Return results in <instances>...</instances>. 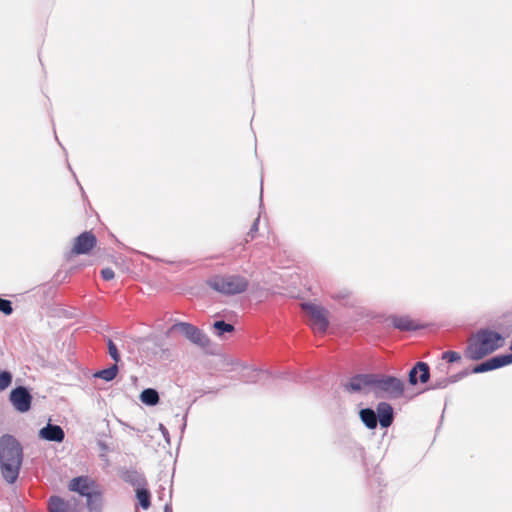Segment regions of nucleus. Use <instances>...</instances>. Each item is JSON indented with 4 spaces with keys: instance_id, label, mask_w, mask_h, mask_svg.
<instances>
[{
    "instance_id": "nucleus-1",
    "label": "nucleus",
    "mask_w": 512,
    "mask_h": 512,
    "mask_svg": "<svg viewBox=\"0 0 512 512\" xmlns=\"http://www.w3.org/2000/svg\"><path fill=\"white\" fill-rule=\"evenodd\" d=\"M504 344L505 337L502 333L490 327H482L470 337L464 349V357L471 361H479L502 348Z\"/></svg>"
},
{
    "instance_id": "nucleus-2",
    "label": "nucleus",
    "mask_w": 512,
    "mask_h": 512,
    "mask_svg": "<svg viewBox=\"0 0 512 512\" xmlns=\"http://www.w3.org/2000/svg\"><path fill=\"white\" fill-rule=\"evenodd\" d=\"M23 463V447L20 441L11 434L0 437V469L4 480L14 484L20 474Z\"/></svg>"
},
{
    "instance_id": "nucleus-3",
    "label": "nucleus",
    "mask_w": 512,
    "mask_h": 512,
    "mask_svg": "<svg viewBox=\"0 0 512 512\" xmlns=\"http://www.w3.org/2000/svg\"><path fill=\"white\" fill-rule=\"evenodd\" d=\"M512 364V353L496 354L471 368H464L456 374L449 376L451 384L457 383L470 374H482L494 371Z\"/></svg>"
},
{
    "instance_id": "nucleus-4",
    "label": "nucleus",
    "mask_w": 512,
    "mask_h": 512,
    "mask_svg": "<svg viewBox=\"0 0 512 512\" xmlns=\"http://www.w3.org/2000/svg\"><path fill=\"white\" fill-rule=\"evenodd\" d=\"M206 284L212 290L227 296L241 294L249 286L248 280L238 274L214 275L207 279Z\"/></svg>"
},
{
    "instance_id": "nucleus-5",
    "label": "nucleus",
    "mask_w": 512,
    "mask_h": 512,
    "mask_svg": "<svg viewBox=\"0 0 512 512\" xmlns=\"http://www.w3.org/2000/svg\"><path fill=\"white\" fill-rule=\"evenodd\" d=\"M373 389L375 394L384 393L389 399H399L404 395V381L391 374L374 373Z\"/></svg>"
},
{
    "instance_id": "nucleus-6",
    "label": "nucleus",
    "mask_w": 512,
    "mask_h": 512,
    "mask_svg": "<svg viewBox=\"0 0 512 512\" xmlns=\"http://www.w3.org/2000/svg\"><path fill=\"white\" fill-rule=\"evenodd\" d=\"M181 333L185 339L201 348H206L210 344L209 337L197 326L183 321H176L166 331V336L170 337L173 333Z\"/></svg>"
},
{
    "instance_id": "nucleus-7",
    "label": "nucleus",
    "mask_w": 512,
    "mask_h": 512,
    "mask_svg": "<svg viewBox=\"0 0 512 512\" xmlns=\"http://www.w3.org/2000/svg\"><path fill=\"white\" fill-rule=\"evenodd\" d=\"M300 308L303 312H306L310 316V325L313 329L320 333H326L330 321L328 317V311L323 306L307 301L300 304Z\"/></svg>"
},
{
    "instance_id": "nucleus-8",
    "label": "nucleus",
    "mask_w": 512,
    "mask_h": 512,
    "mask_svg": "<svg viewBox=\"0 0 512 512\" xmlns=\"http://www.w3.org/2000/svg\"><path fill=\"white\" fill-rule=\"evenodd\" d=\"M33 396L31 388L25 385H17L9 393V402L19 413H27L32 407Z\"/></svg>"
},
{
    "instance_id": "nucleus-9",
    "label": "nucleus",
    "mask_w": 512,
    "mask_h": 512,
    "mask_svg": "<svg viewBox=\"0 0 512 512\" xmlns=\"http://www.w3.org/2000/svg\"><path fill=\"white\" fill-rule=\"evenodd\" d=\"M97 245V237L92 231H83L74 238L69 252L65 254L67 260L73 255H88Z\"/></svg>"
},
{
    "instance_id": "nucleus-10",
    "label": "nucleus",
    "mask_w": 512,
    "mask_h": 512,
    "mask_svg": "<svg viewBox=\"0 0 512 512\" xmlns=\"http://www.w3.org/2000/svg\"><path fill=\"white\" fill-rule=\"evenodd\" d=\"M374 373H357L342 384L343 389L348 393H360L364 387L373 388Z\"/></svg>"
},
{
    "instance_id": "nucleus-11",
    "label": "nucleus",
    "mask_w": 512,
    "mask_h": 512,
    "mask_svg": "<svg viewBox=\"0 0 512 512\" xmlns=\"http://www.w3.org/2000/svg\"><path fill=\"white\" fill-rule=\"evenodd\" d=\"M430 366L427 362L417 361L408 371V383L411 386L426 384L430 380Z\"/></svg>"
},
{
    "instance_id": "nucleus-12",
    "label": "nucleus",
    "mask_w": 512,
    "mask_h": 512,
    "mask_svg": "<svg viewBox=\"0 0 512 512\" xmlns=\"http://www.w3.org/2000/svg\"><path fill=\"white\" fill-rule=\"evenodd\" d=\"M377 422L382 429H388L394 422L396 413L393 406L386 401H381L376 405Z\"/></svg>"
},
{
    "instance_id": "nucleus-13",
    "label": "nucleus",
    "mask_w": 512,
    "mask_h": 512,
    "mask_svg": "<svg viewBox=\"0 0 512 512\" xmlns=\"http://www.w3.org/2000/svg\"><path fill=\"white\" fill-rule=\"evenodd\" d=\"M391 326L401 332H413L422 329L424 326L417 323L409 315H390Z\"/></svg>"
},
{
    "instance_id": "nucleus-14",
    "label": "nucleus",
    "mask_w": 512,
    "mask_h": 512,
    "mask_svg": "<svg viewBox=\"0 0 512 512\" xmlns=\"http://www.w3.org/2000/svg\"><path fill=\"white\" fill-rule=\"evenodd\" d=\"M38 437L41 440L62 443L65 439V432L60 425L48 422L38 431Z\"/></svg>"
},
{
    "instance_id": "nucleus-15",
    "label": "nucleus",
    "mask_w": 512,
    "mask_h": 512,
    "mask_svg": "<svg viewBox=\"0 0 512 512\" xmlns=\"http://www.w3.org/2000/svg\"><path fill=\"white\" fill-rule=\"evenodd\" d=\"M91 487H96L95 482L85 475L76 476L68 483V490L78 493L81 497L90 494L93 490Z\"/></svg>"
},
{
    "instance_id": "nucleus-16",
    "label": "nucleus",
    "mask_w": 512,
    "mask_h": 512,
    "mask_svg": "<svg viewBox=\"0 0 512 512\" xmlns=\"http://www.w3.org/2000/svg\"><path fill=\"white\" fill-rule=\"evenodd\" d=\"M120 477L124 482L130 484L135 489L147 485L145 476L133 467L122 468L120 470Z\"/></svg>"
},
{
    "instance_id": "nucleus-17",
    "label": "nucleus",
    "mask_w": 512,
    "mask_h": 512,
    "mask_svg": "<svg viewBox=\"0 0 512 512\" xmlns=\"http://www.w3.org/2000/svg\"><path fill=\"white\" fill-rule=\"evenodd\" d=\"M49 512H77L76 508L69 500H65L59 495H51L48 499Z\"/></svg>"
},
{
    "instance_id": "nucleus-18",
    "label": "nucleus",
    "mask_w": 512,
    "mask_h": 512,
    "mask_svg": "<svg viewBox=\"0 0 512 512\" xmlns=\"http://www.w3.org/2000/svg\"><path fill=\"white\" fill-rule=\"evenodd\" d=\"M86 508L88 512H102L104 507L103 494L99 489H93L90 494L85 496Z\"/></svg>"
},
{
    "instance_id": "nucleus-19",
    "label": "nucleus",
    "mask_w": 512,
    "mask_h": 512,
    "mask_svg": "<svg viewBox=\"0 0 512 512\" xmlns=\"http://www.w3.org/2000/svg\"><path fill=\"white\" fill-rule=\"evenodd\" d=\"M359 418L362 424L369 430H375L378 426L377 413L372 407H365L359 410Z\"/></svg>"
},
{
    "instance_id": "nucleus-20",
    "label": "nucleus",
    "mask_w": 512,
    "mask_h": 512,
    "mask_svg": "<svg viewBox=\"0 0 512 512\" xmlns=\"http://www.w3.org/2000/svg\"><path fill=\"white\" fill-rule=\"evenodd\" d=\"M135 497L138 506L143 510H148L151 506V492L147 485H143L135 489Z\"/></svg>"
},
{
    "instance_id": "nucleus-21",
    "label": "nucleus",
    "mask_w": 512,
    "mask_h": 512,
    "mask_svg": "<svg viewBox=\"0 0 512 512\" xmlns=\"http://www.w3.org/2000/svg\"><path fill=\"white\" fill-rule=\"evenodd\" d=\"M140 401L149 407L156 406L160 402V396L155 388H145L139 395Z\"/></svg>"
},
{
    "instance_id": "nucleus-22",
    "label": "nucleus",
    "mask_w": 512,
    "mask_h": 512,
    "mask_svg": "<svg viewBox=\"0 0 512 512\" xmlns=\"http://www.w3.org/2000/svg\"><path fill=\"white\" fill-rule=\"evenodd\" d=\"M119 372L117 364H112L104 369L97 370L93 373L94 378L104 380L105 382L113 381Z\"/></svg>"
},
{
    "instance_id": "nucleus-23",
    "label": "nucleus",
    "mask_w": 512,
    "mask_h": 512,
    "mask_svg": "<svg viewBox=\"0 0 512 512\" xmlns=\"http://www.w3.org/2000/svg\"><path fill=\"white\" fill-rule=\"evenodd\" d=\"M214 334L223 338L226 333H232L235 331V326L231 323L226 322L225 320H216L212 325Z\"/></svg>"
},
{
    "instance_id": "nucleus-24",
    "label": "nucleus",
    "mask_w": 512,
    "mask_h": 512,
    "mask_svg": "<svg viewBox=\"0 0 512 512\" xmlns=\"http://www.w3.org/2000/svg\"><path fill=\"white\" fill-rule=\"evenodd\" d=\"M13 382V374L8 369H0V392L8 389Z\"/></svg>"
},
{
    "instance_id": "nucleus-25",
    "label": "nucleus",
    "mask_w": 512,
    "mask_h": 512,
    "mask_svg": "<svg viewBox=\"0 0 512 512\" xmlns=\"http://www.w3.org/2000/svg\"><path fill=\"white\" fill-rule=\"evenodd\" d=\"M107 349H108V354L114 361V364H118L121 361V354L119 352L117 345L110 338H108V340H107Z\"/></svg>"
},
{
    "instance_id": "nucleus-26",
    "label": "nucleus",
    "mask_w": 512,
    "mask_h": 512,
    "mask_svg": "<svg viewBox=\"0 0 512 512\" xmlns=\"http://www.w3.org/2000/svg\"><path fill=\"white\" fill-rule=\"evenodd\" d=\"M451 382L449 380V377H440V378H436L431 384L429 387H427L424 391L426 390H437V389H444L446 388L448 385H450Z\"/></svg>"
},
{
    "instance_id": "nucleus-27",
    "label": "nucleus",
    "mask_w": 512,
    "mask_h": 512,
    "mask_svg": "<svg viewBox=\"0 0 512 512\" xmlns=\"http://www.w3.org/2000/svg\"><path fill=\"white\" fill-rule=\"evenodd\" d=\"M462 356L459 352L453 350H446L441 354V359L447 363H456L461 360Z\"/></svg>"
},
{
    "instance_id": "nucleus-28",
    "label": "nucleus",
    "mask_w": 512,
    "mask_h": 512,
    "mask_svg": "<svg viewBox=\"0 0 512 512\" xmlns=\"http://www.w3.org/2000/svg\"><path fill=\"white\" fill-rule=\"evenodd\" d=\"M13 303L9 299H5L0 296V312L5 316H9L13 313Z\"/></svg>"
},
{
    "instance_id": "nucleus-29",
    "label": "nucleus",
    "mask_w": 512,
    "mask_h": 512,
    "mask_svg": "<svg viewBox=\"0 0 512 512\" xmlns=\"http://www.w3.org/2000/svg\"><path fill=\"white\" fill-rule=\"evenodd\" d=\"M76 269V267H72L69 270L63 272L61 270L57 271L53 277V279L58 282L62 283L66 280V278Z\"/></svg>"
},
{
    "instance_id": "nucleus-30",
    "label": "nucleus",
    "mask_w": 512,
    "mask_h": 512,
    "mask_svg": "<svg viewBox=\"0 0 512 512\" xmlns=\"http://www.w3.org/2000/svg\"><path fill=\"white\" fill-rule=\"evenodd\" d=\"M259 223H260V219H259V217H257L253 221V223H252V225H251V227H250V229H249V231L247 233V236L250 237L251 239L255 238V235H256V233L259 230Z\"/></svg>"
},
{
    "instance_id": "nucleus-31",
    "label": "nucleus",
    "mask_w": 512,
    "mask_h": 512,
    "mask_svg": "<svg viewBox=\"0 0 512 512\" xmlns=\"http://www.w3.org/2000/svg\"><path fill=\"white\" fill-rule=\"evenodd\" d=\"M100 274H101L102 279L105 281H110V280L114 279V277H115V273H114L113 269L109 268V267L103 268L101 270Z\"/></svg>"
},
{
    "instance_id": "nucleus-32",
    "label": "nucleus",
    "mask_w": 512,
    "mask_h": 512,
    "mask_svg": "<svg viewBox=\"0 0 512 512\" xmlns=\"http://www.w3.org/2000/svg\"><path fill=\"white\" fill-rule=\"evenodd\" d=\"M158 430L161 432L163 438L165 439L167 444H170V434L166 426L162 423L159 424Z\"/></svg>"
},
{
    "instance_id": "nucleus-33",
    "label": "nucleus",
    "mask_w": 512,
    "mask_h": 512,
    "mask_svg": "<svg viewBox=\"0 0 512 512\" xmlns=\"http://www.w3.org/2000/svg\"><path fill=\"white\" fill-rule=\"evenodd\" d=\"M97 445H98V447L100 448L101 451L106 452V451L109 450V446H108V444L105 441L98 440L97 441Z\"/></svg>"
},
{
    "instance_id": "nucleus-34",
    "label": "nucleus",
    "mask_w": 512,
    "mask_h": 512,
    "mask_svg": "<svg viewBox=\"0 0 512 512\" xmlns=\"http://www.w3.org/2000/svg\"><path fill=\"white\" fill-rule=\"evenodd\" d=\"M187 415H188V411L183 415V418H182V425L180 427V430H181V433L183 434L185 429H186V426H187Z\"/></svg>"
},
{
    "instance_id": "nucleus-35",
    "label": "nucleus",
    "mask_w": 512,
    "mask_h": 512,
    "mask_svg": "<svg viewBox=\"0 0 512 512\" xmlns=\"http://www.w3.org/2000/svg\"><path fill=\"white\" fill-rule=\"evenodd\" d=\"M163 512H173L171 502H167V503L164 505Z\"/></svg>"
},
{
    "instance_id": "nucleus-36",
    "label": "nucleus",
    "mask_w": 512,
    "mask_h": 512,
    "mask_svg": "<svg viewBox=\"0 0 512 512\" xmlns=\"http://www.w3.org/2000/svg\"><path fill=\"white\" fill-rule=\"evenodd\" d=\"M77 184L79 185V187H80V190H81L82 194H83V195H85L84 189H83V187L80 185L79 181H77Z\"/></svg>"
},
{
    "instance_id": "nucleus-37",
    "label": "nucleus",
    "mask_w": 512,
    "mask_h": 512,
    "mask_svg": "<svg viewBox=\"0 0 512 512\" xmlns=\"http://www.w3.org/2000/svg\"><path fill=\"white\" fill-rule=\"evenodd\" d=\"M69 170H71V173H73V176L76 177V173H74V170H72V167L68 164Z\"/></svg>"
},
{
    "instance_id": "nucleus-38",
    "label": "nucleus",
    "mask_w": 512,
    "mask_h": 512,
    "mask_svg": "<svg viewBox=\"0 0 512 512\" xmlns=\"http://www.w3.org/2000/svg\"><path fill=\"white\" fill-rule=\"evenodd\" d=\"M69 170H71V173H73V176L76 177V173H74V170H72V167L68 164Z\"/></svg>"
},
{
    "instance_id": "nucleus-39",
    "label": "nucleus",
    "mask_w": 512,
    "mask_h": 512,
    "mask_svg": "<svg viewBox=\"0 0 512 512\" xmlns=\"http://www.w3.org/2000/svg\"><path fill=\"white\" fill-rule=\"evenodd\" d=\"M69 170H71V173H73V176L76 177V173H74V170H72V167L68 164Z\"/></svg>"
},
{
    "instance_id": "nucleus-40",
    "label": "nucleus",
    "mask_w": 512,
    "mask_h": 512,
    "mask_svg": "<svg viewBox=\"0 0 512 512\" xmlns=\"http://www.w3.org/2000/svg\"><path fill=\"white\" fill-rule=\"evenodd\" d=\"M509 349H510V351L512 353V338H511V341H510Z\"/></svg>"
},
{
    "instance_id": "nucleus-41",
    "label": "nucleus",
    "mask_w": 512,
    "mask_h": 512,
    "mask_svg": "<svg viewBox=\"0 0 512 512\" xmlns=\"http://www.w3.org/2000/svg\"><path fill=\"white\" fill-rule=\"evenodd\" d=\"M263 205V202H262V194L260 195V207H262Z\"/></svg>"
}]
</instances>
